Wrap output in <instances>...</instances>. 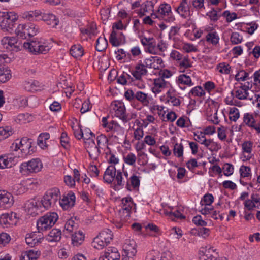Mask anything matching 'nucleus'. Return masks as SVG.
<instances>
[{
  "instance_id": "22",
  "label": "nucleus",
  "mask_w": 260,
  "mask_h": 260,
  "mask_svg": "<svg viewBox=\"0 0 260 260\" xmlns=\"http://www.w3.org/2000/svg\"><path fill=\"white\" fill-rule=\"evenodd\" d=\"M104 255L112 260H120V255L117 249L115 247L109 248Z\"/></svg>"
},
{
  "instance_id": "64",
  "label": "nucleus",
  "mask_w": 260,
  "mask_h": 260,
  "mask_svg": "<svg viewBox=\"0 0 260 260\" xmlns=\"http://www.w3.org/2000/svg\"><path fill=\"white\" fill-rule=\"evenodd\" d=\"M11 128L6 126L5 128H0V135L3 136L5 138H8L12 133Z\"/></svg>"
},
{
  "instance_id": "13",
  "label": "nucleus",
  "mask_w": 260,
  "mask_h": 260,
  "mask_svg": "<svg viewBox=\"0 0 260 260\" xmlns=\"http://www.w3.org/2000/svg\"><path fill=\"white\" fill-rule=\"evenodd\" d=\"M42 20L46 22L47 25H50L52 28L55 27L59 23V20L56 18V16L50 13L43 14Z\"/></svg>"
},
{
  "instance_id": "58",
  "label": "nucleus",
  "mask_w": 260,
  "mask_h": 260,
  "mask_svg": "<svg viewBox=\"0 0 260 260\" xmlns=\"http://www.w3.org/2000/svg\"><path fill=\"white\" fill-rule=\"evenodd\" d=\"M253 120H255L253 116L249 113H246L244 115L243 122L248 126L251 127L253 123Z\"/></svg>"
},
{
  "instance_id": "8",
  "label": "nucleus",
  "mask_w": 260,
  "mask_h": 260,
  "mask_svg": "<svg viewBox=\"0 0 260 260\" xmlns=\"http://www.w3.org/2000/svg\"><path fill=\"white\" fill-rule=\"evenodd\" d=\"M112 105L114 106L113 109L115 111V116L123 122L127 113L124 103L121 101H115Z\"/></svg>"
},
{
  "instance_id": "25",
  "label": "nucleus",
  "mask_w": 260,
  "mask_h": 260,
  "mask_svg": "<svg viewBox=\"0 0 260 260\" xmlns=\"http://www.w3.org/2000/svg\"><path fill=\"white\" fill-rule=\"evenodd\" d=\"M70 54L75 58L80 57L83 55V49L80 45H74L70 50Z\"/></svg>"
},
{
  "instance_id": "56",
  "label": "nucleus",
  "mask_w": 260,
  "mask_h": 260,
  "mask_svg": "<svg viewBox=\"0 0 260 260\" xmlns=\"http://www.w3.org/2000/svg\"><path fill=\"white\" fill-rule=\"evenodd\" d=\"M142 64L144 65V67L146 69H147V68H154V69H157L159 68L158 66L155 67V65H153L152 57H151L150 58H149L145 59L144 60V62H142Z\"/></svg>"
},
{
  "instance_id": "10",
  "label": "nucleus",
  "mask_w": 260,
  "mask_h": 260,
  "mask_svg": "<svg viewBox=\"0 0 260 260\" xmlns=\"http://www.w3.org/2000/svg\"><path fill=\"white\" fill-rule=\"evenodd\" d=\"M135 69L134 71L131 72V73L136 80H140L143 76L147 74V70L144 67V65L142 64V62L141 60L135 66Z\"/></svg>"
},
{
  "instance_id": "63",
  "label": "nucleus",
  "mask_w": 260,
  "mask_h": 260,
  "mask_svg": "<svg viewBox=\"0 0 260 260\" xmlns=\"http://www.w3.org/2000/svg\"><path fill=\"white\" fill-rule=\"evenodd\" d=\"M198 166L197 160L191 158L186 162V167L190 170L192 171L194 169Z\"/></svg>"
},
{
  "instance_id": "23",
  "label": "nucleus",
  "mask_w": 260,
  "mask_h": 260,
  "mask_svg": "<svg viewBox=\"0 0 260 260\" xmlns=\"http://www.w3.org/2000/svg\"><path fill=\"white\" fill-rule=\"evenodd\" d=\"M131 184L128 181H127L126 184V188L129 190L132 191V186L134 188L138 187L140 185V179L139 177L135 175H133L129 178Z\"/></svg>"
},
{
  "instance_id": "50",
  "label": "nucleus",
  "mask_w": 260,
  "mask_h": 260,
  "mask_svg": "<svg viewBox=\"0 0 260 260\" xmlns=\"http://www.w3.org/2000/svg\"><path fill=\"white\" fill-rule=\"evenodd\" d=\"M242 40V37H240L239 34L237 32L232 33L231 36V41L233 44H238L240 43Z\"/></svg>"
},
{
  "instance_id": "3",
  "label": "nucleus",
  "mask_w": 260,
  "mask_h": 260,
  "mask_svg": "<svg viewBox=\"0 0 260 260\" xmlns=\"http://www.w3.org/2000/svg\"><path fill=\"white\" fill-rule=\"evenodd\" d=\"M58 218L55 212H50L40 217L37 221V227L39 232L46 231L53 226Z\"/></svg>"
},
{
  "instance_id": "9",
  "label": "nucleus",
  "mask_w": 260,
  "mask_h": 260,
  "mask_svg": "<svg viewBox=\"0 0 260 260\" xmlns=\"http://www.w3.org/2000/svg\"><path fill=\"white\" fill-rule=\"evenodd\" d=\"M171 14V7L167 4H161L156 13H152L151 16L153 18L162 19L165 16H169Z\"/></svg>"
},
{
  "instance_id": "61",
  "label": "nucleus",
  "mask_w": 260,
  "mask_h": 260,
  "mask_svg": "<svg viewBox=\"0 0 260 260\" xmlns=\"http://www.w3.org/2000/svg\"><path fill=\"white\" fill-rule=\"evenodd\" d=\"M91 108V105H90V102L89 100L85 101L82 105V107L80 109V112L81 113H84L90 110Z\"/></svg>"
},
{
  "instance_id": "45",
  "label": "nucleus",
  "mask_w": 260,
  "mask_h": 260,
  "mask_svg": "<svg viewBox=\"0 0 260 260\" xmlns=\"http://www.w3.org/2000/svg\"><path fill=\"white\" fill-rule=\"evenodd\" d=\"M222 16L226 18V21L228 22H231L237 18V15L236 13H231L228 10L225 11L222 13Z\"/></svg>"
},
{
  "instance_id": "1",
  "label": "nucleus",
  "mask_w": 260,
  "mask_h": 260,
  "mask_svg": "<svg viewBox=\"0 0 260 260\" xmlns=\"http://www.w3.org/2000/svg\"><path fill=\"white\" fill-rule=\"evenodd\" d=\"M61 197L60 190L58 188H52L48 190L41 201L42 206L48 209L54 206Z\"/></svg>"
},
{
  "instance_id": "55",
  "label": "nucleus",
  "mask_w": 260,
  "mask_h": 260,
  "mask_svg": "<svg viewBox=\"0 0 260 260\" xmlns=\"http://www.w3.org/2000/svg\"><path fill=\"white\" fill-rule=\"evenodd\" d=\"M217 68L219 69V71L221 73L228 74L230 72L231 67L229 64H225L224 63H220Z\"/></svg>"
},
{
  "instance_id": "41",
  "label": "nucleus",
  "mask_w": 260,
  "mask_h": 260,
  "mask_svg": "<svg viewBox=\"0 0 260 260\" xmlns=\"http://www.w3.org/2000/svg\"><path fill=\"white\" fill-rule=\"evenodd\" d=\"M98 147L99 148L105 146L108 142V139L105 135L101 134L96 137Z\"/></svg>"
},
{
  "instance_id": "57",
  "label": "nucleus",
  "mask_w": 260,
  "mask_h": 260,
  "mask_svg": "<svg viewBox=\"0 0 260 260\" xmlns=\"http://www.w3.org/2000/svg\"><path fill=\"white\" fill-rule=\"evenodd\" d=\"M207 15L209 17L212 21L214 22L217 21L221 16V15L218 14L217 12L214 9H213L212 10L207 13Z\"/></svg>"
},
{
  "instance_id": "53",
  "label": "nucleus",
  "mask_w": 260,
  "mask_h": 260,
  "mask_svg": "<svg viewBox=\"0 0 260 260\" xmlns=\"http://www.w3.org/2000/svg\"><path fill=\"white\" fill-rule=\"evenodd\" d=\"M192 222L197 225L200 226H205L207 225V223L202 219L201 215H197L192 219Z\"/></svg>"
},
{
  "instance_id": "31",
  "label": "nucleus",
  "mask_w": 260,
  "mask_h": 260,
  "mask_svg": "<svg viewBox=\"0 0 260 260\" xmlns=\"http://www.w3.org/2000/svg\"><path fill=\"white\" fill-rule=\"evenodd\" d=\"M102 239H104L108 244L113 239V235L112 232L108 229L102 230L98 235Z\"/></svg>"
},
{
  "instance_id": "20",
  "label": "nucleus",
  "mask_w": 260,
  "mask_h": 260,
  "mask_svg": "<svg viewBox=\"0 0 260 260\" xmlns=\"http://www.w3.org/2000/svg\"><path fill=\"white\" fill-rule=\"evenodd\" d=\"M84 235L82 231L75 232L72 236V243L74 246H78L84 241Z\"/></svg>"
},
{
  "instance_id": "11",
  "label": "nucleus",
  "mask_w": 260,
  "mask_h": 260,
  "mask_svg": "<svg viewBox=\"0 0 260 260\" xmlns=\"http://www.w3.org/2000/svg\"><path fill=\"white\" fill-rule=\"evenodd\" d=\"M133 199L130 197H127L122 199V208L121 210H120V212H121L122 211L123 213L125 214L126 217H129L132 207V205L133 204Z\"/></svg>"
},
{
  "instance_id": "5",
  "label": "nucleus",
  "mask_w": 260,
  "mask_h": 260,
  "mask_svg": "<svg viewBox=\"0 0 260 260\" xmlns=\"http://www.w3.org/2000/svg\"><path fill=\"white\" fill-rule=\"evenodd\" d=\"M42 168L41 161L39 158H35L27 162H22L20 167V171L26 173H37Z\"/></svg>"
},
{
  "instance_id": "47",
  "label": "nucleus",
  "mask_w": 260,
  "mask_h": 260,
  "mask_svg": "<svg viewBox=\"0 0 260 260\" xmlns=\"http://www.w3.org/2000/svg\"><path fill=\"white\" fill-rule=\"evenodd\" d=\"M77 224L75 223L74 220L72 218L69 219L64 225V228L67 231L73 232L74 229H76Z\"/></svg>"
},
{
  "instance_id": "38",
  "label": "nucleus",
  "mask_w": 260,
  "mask_h": 260,
  "mask_svg": "<svg viewBox=\"0 0 260 260\" xmlns=\"http://www.w3.org/2000/svg\"><path fill=\"white\" fill-rule=\"evenodd\" d=\"M160 253L156 250H152L147 254L145 260H160Z\"/></svg>"
},
{
  "instance_id": "30",
  "label": "nucleus",
  "mask_w": 260,
  "mask_h": 260,
  "mask_svg": "<svg viewBox=\"0 0 260 260\" xmlns=\"http://www.w3.org/2000/svg\"><path fill=\"white\" fill-rule=\"evenodd\" d=\"M92 244L95 248L97 249H102L105 246H107L108 243L104 239H102L98 235L94 238L93 241L92 242Z\"/></svg>"
},
{
  "instance_id": "29",
  "label": "nucleus",
  "mask_w": 260,
  "mask_h": 260,
  "mask_svg": "<svg viewBox=\"0 0 260 260\" xmlns=\"http://www.w3.org/2000/svg\"><path fill=\"white\" fill-rule=\"evenodd\" d=\"M206 41L212 44L213 45H216L219 43V37L216 31L208 33L206 36Z\"/></svg>"
},
{
  "instance_id": "2",
  "label": "nucleus",
  "mask_w": 260,
  "mask_h": 260,
  "mask_svg": "<svg viewBox=\"0 0 260 260\" xmlns=\"http://www.w3.org/2000/svg\"><path fill=\"white\" fill-rule=\"evenodd\" d=\"M0 19V27L4 31L11 32L16 25L18 20V16L13 12H4Z\"/></svg>"
},
{
  "instance_id": "6",
  "label": "nucleus",
  "mask_w": 260,
  "mask_h": 260,
  "mask_svg": "<svg viewBox=\"0 0 260 260\" xmlns=\"http://www.w3.org/2000/svg\"><path fill=\"white\" fill-rule=\"evenodd\" d=\"M75 199L76 197L74 193L72 191H70L67 194V196H63L62 199H60L58 202L64 210H68L74 206L75 202Z\"/></svg>"
},
{
  "instance_id": "49",
  "label": "nucleus",
  "mask_w": 260,
  "mask_h": 260,
  "mask_svg": "<svg viewBox=\"0 0 260 260\" xmlns=\"http://www.w3.org/2000/svg\"><path fill=\"white\" fill-rule=\"evenodd\" d=\"M109 42L113 46H118L120 43L117 38V34L115 30H112Z\"/></svg>"
},
{
  "instance_id": "40",
  "label": "nucleus",
  "mask_w": 260,
  "mask_h": 260,
  "mask_svg": "<svg viewBox=\"0 0 260 260\" xmlns=\"http://www.w3.org/2000/svg\"><path fill=\"white\" fill-rule=\"evenodd\" d=\"M100 148L98 147L92 148L87 149V152L88 153L90 157L94 160H96L100 153Z\"/></svg>"
},
{
  "instance_id": "19",
  "label": "nucleus",
  "mask_w": 260,
  "mask_h": 260,
  "mask_svg": "<svg viewBox=\"0 0 260 260\" xmlns=\"http://www.w3.org/2000/svg\"><path fill=\"white\" fill-rule=\"evenodd\" d=\"M16 213L11 212L10 214L4 213L0 216V225L4 226L5 225L7 227L8 225H10V221H12L13 218L16 217Z\"/></svg>"
},
{
  "instance_id": "32",
  "label": "nucleus",
  "mask_w": 260,
  "mask_h": 260,
  "mask_svg": "<svg viewBox=\"0 0 260 260\" xmlns=\"http://www.w3.org/2000/svg\"><path fill=\"white\" fill-rule=\"evenodd\" d=\"M11 77L10 71H8L0 65V83H5L8 81Z\"/></svg>"
},
{
  "instance_id": "43",
  "label": "nucleus",
  "mask_w": 260,
  "mask_h": 260,
  "mask_svg": "<svg viewBox=\"0 0 260 260\" xmlns=\"http://www.w3.org/2000/svg\"><path fill=\"white\" fill-rule=\"evenodd\" d=\"M60 144L61 146L65 149H68L69 145V138L68 137L66 132H62L61 134L60 137Z\"/></svg>"
},
{
  "instance_id": "46",
  "label": "nucleus",
  "mask_w": 260,
  "mask_h": 260,
  "mask_svg": "<svg viewBox=\"0 0 260 260\" xmlns=\"http://www.w3.org/2000/svg\"><path fill=\"white\" fill-rule=\"evenodd\" d=\"M195 96L201 97L205 94V92L201 86H196L192 88L189 92Z\"/></svg>"
},
{
  "instance_id": "4",
  "label": "nucleus",
  "mask_w": 260,
  "mask_h": 260,
  "mask_svg": "<svg viewBox=\"0 0 260 260\" xmlns=\"http://www.w3.org/2000/svg\"><path fill=\"white\" fill-rule=\"evenodd\" d=\"M23 46L25 49H28L30 52L35 55L46 54L50 49V47L45 43L33 40H31L30 42H24Z\"/></svg>"
},
{
  "instance_id": "14",
  "label": "nucleus",
  "mask_w": 260,
  "mask_h": 260,
  "mask_svg": "<svg viewBox=\"0 0 260 260\" xmlns=\"http://www.w3.org/2000/svg\"><path fill=\"white\" fill-rule=\"evenodd\" d=\"M189 9L187 0H182L176 11L182 17L186 18L187 16L190 15Z\"/></svg>"
},
{
  "instance_id": "16",
  "label": "nucleus",
  "mask_w": 260,
  "mask_h": 260,
  "mask_svg": "<svg viewBox=\"0 0 260 260\" xmlns=\"http://www.w3.org/2000/svg\"><path fill=\"white\" fill-rule=\"evenodd\" d=\"M28 23L19 24L15 29V34L20 38L26 39L28 36Z\"/></svg>"
},
{
  "instance_id": "62",
  "label": "nucleus",
  "mask_w": 260,
  "mask_h": 260,
  "mask_svg": "<svg viewBox=\"0 0 260 260\" xmlns=\"http://www.w3.org/2000/svg\"><path fill=\"white\" fill-rule=\"evenodd\" d=\"M165 214L168 215L170 217H174L176 218L184 219L185 217L180 213L178 210H176L175 212H166Z\"/></svg>"
},
{
  "instance_id": "60",
  "label": "nucleus",
  "mask_w": 260,
  "mask_h": 260,
  "mask_svg": "<svg viewBox=\"0 0 260 260\" xmlns=\"http://www.w3.org/2000/svg\"><path fill=\"white\" fill-rule=\"evenodd\" d=\"M10 236L9 234L5 233L0 234V244L5 245L10 242Z\"/></svg>"
},
{
  "instance_id": "21",
  "label": "nucleus",
  "mask_w": 260,
  "mask_h": 260,
  "mask_svg": "<svg viewBox=\"0 0 260 260\" xmlns=\"http://www.w3.org/2000/svg\"><path fill=\"white\" fill-rule=\"evenodd\" d=\"M136 247L137 245L133 240L129 241L128 243H125L124 250L127 255H129L130 256H134L137 252Z\"/></svg>"
},
{
  "instance_id": "48",
  "label": "nucleus",
  "mask_w": 260,
  "mask_h": 260,
  "mask_svg": "<svg viewBox=\"0 0 260 260\" xmlns=\"http://www.w3.org/2000/svg\"><path fill=\"white\" fill-rule=\"evenodd\" d=\"M136 157L132 153H128L126 156L124 157V162L129 165L133 166L135 164Z\"/></svg>"
},
{
  "instance_id": "12",
  "label": "nucleus",
  "mask_w": 260,
  "mask_h": 260,
  "mask_svg": "<svg viewBox=\"0 0 260 260\" xmlns=\"http://www.w3.org/2000/svg\"><path fill=\"white\" fill-rule=\"evenodd\" d=\"M116 170L114 166L111 165L106 169L103 176L105 182L111 183L116 175Z\"/></svg>"
},
{
  "instance_id": "18",
  "label": "nucleus",
  "mask_w": 260,
  "mask_h": 260,
  "mask_svg": "<svg viewBox=\"0 0 260 260\" xmlns=\"http://www.w3.org/2000/svg\"><path fill=\"white\" fill-rule=\"evenodd\" d=\"M166 82L162 78H157L154 80V86L152 88V92L155 93H159L161 89L166 87Z\"/></svg>"
},
{
  "instance_id": "44",
  "label": "nucleus",
  "mask_w": 260,
  "mask_h": 260,
  "mask_svg": "<svg viewBox=\"0 0 260 260\" xmlns=\"http://www.w3.org/2000/svg\"><path fill=\"white\" fill-rule=\"evenodd\" d=\"M96 30V25L92 23L90 24L87 28H81L80 31L83 34H86L88 35H93Z\"/></svg>"
},
{
  "instance_id": "52",
  "label": "nucleus",
  "mask_w": 260,
  "mask_h": 260,
  "mask_svg": "<svg viewBox=\"0 0 260 260\" xmlns=\"http://www.w3.org/2000/svg\"><path fill=\"white\" fill-rule=\"evenodd\" d=\"M251 168L249 167L242 166L240 169L241 177H247L250 175Z\"/></svg>"
},
{
  "instance_id": "17",
  "label": "nucleus",
  "mask_w": 260,
  "mask_h": 260,
  "mask_svg": "<svg viewBox=\"0 0 260 260\" xmlns=\"http://www.w3.org/2000/svg\"><path fill=\"white\" fill-rule=\"evenodd\" d=\"M41 240V238L37 239L36 232L27 234L25 237L26 243L31 247L40 243Z\"/></svg>"
},
{
  "instance_id": "27",
  "label": "nucleus",
  "mask_w": 260,
  "mask_h": 260,
  "mask_svg": "<svg viewBox=\"0 0 260 260\" xmlns=\"http://www.w3.org/2000/svg\"><path fill=\"white\" fill-rule=\"evenodd\" d=\"M108 46V42L105 38L100 37L96 40V50L102 52L106 50Z\"/></svg>"
},
{
  "instance_id": "54",
  "label": "nucleus",
  "mask_w": 260,
  "mask_h": 260,
  "mask_svg": "<svg viewBox=\"0 0 260 260\" xmlns=\"http://www.w3.org/2000/svg\"><path fill=\"white\" fill-rule=\"evenodd\" d=\"M28 37H32L37 34L38 28L36 25L32 23H28Z\"/></svg>"
},
{
  "instance_id": "36",
  "label": "nucleus",
  "mask_w": 260,
  "mask_h": 260,
  "mask_svg": "<svg viewBox=\"0 0 260 260\" xmlns=\"http://www.w3.org/2000/svg\"><path fill=\"white\" fill-rule=\"evenodd\" d=\"M178 81L180 84H183L188 86L193 85L190 77L185 74H181L179 75Z\"/></svg>"
},
{
  "instance_id": "33",
  "label": "nucleus",
  "mask_w": 260,
  "mask_h": 260,
  "mask_svg": "<svg viewBox=\"0 0 260 260\" xmlns=\"http://www.w3.org/2000/svg\"><path fill=\"white\" fill-rule=\"evenodd\" d=\"M39 82L37 81H33L31 82L25 81L23 83L24 89L29 92H33L37 91V88L38 87Z\"/></svg>"
},
{
  "instance_id": "59",
  "label": "nucleus",
  "mask_w": 260,
  "mask_h": 260,
  "mask_svg": "<svg viewBox=\"0 0 260 260\" xmlns=\"http://www.w3.org/2000/svg\"><path fill=\"white\" fill-rule=\"evenodd\" d=\"M253 143L251 141H246L242 144V149L245 152L250 153L252 151Z\"/></svg>"
},
{
  "instance_id": "26",
  "label": "nucleus",
  "mask_w": 260,
  "mask_h": 260,
  "mask_svg": "<svg viewBox=\"0 0 260 260\" xmlns=\"http://www.w3.org/2000/svg\"><path fill=\"white\" fill-rule=\"evenodd\" d=\"M191 233L194 235L202 236L204 238H206L209 236L210 233V230L208 228L202 226L197 229L195 228L192 229L191 231Z\"/></svg>"
},
{
  "instance_id": "7",
  "label": "nucleus",
  "mask_w": 260,
  "mask_h": 260,
  "mask_svg": "<svg viewBox=\"0 0 260 260\" xmlns=\"http://www.w3.org/2000/svg\"><path fill=\"white\" fill-rule=\"evenodd\" d=\"M14 203L12 194L5 190H0V207L3 208L11 207Z\"/></svg>"
},
{
  "instance_id": "51",
  "label": "nucleus",
  "mask_w": 260,
  "mask_h": 260,
  "mask_svg": "<svg viewBox=\"0 0 260 260\" xmlns=\"http://www.w3.org/2000/svg\"><path fill=\"white\" fill-rule=\"evenodd\" d=\"M222 169L224 172V175L226 176H230L233 173L234 167L233 166L230 164H225Z\"/></svg>"
},
{
  "instance_id": "42",
  "label": "nucleus",
  "mask_w": 260,
  "mask_h": 260,
  "mask_svg": "<svg viewBox=\"0 0 260 260\" xmlns=\"http://www.w3.org/2000/svg\"><path fill=\"white\" fill-rule=\"evenodd\" d=\"M229 115L230 119L232 121L236 122L240 116L239 110L235 107L231 108L229 112Z\"/></svg>"
},
{
  "instance_id": "37",
  "label": "nucleus",
  "mask_w": 260,
  "mask_h": 260,
  "mask_svg": "<svg viewBox=\"0 0 260 260\" xmlns=\"http://www.w3.org/2000/svg\"><path fill=\"white\" fill-rule=\"evenodd\" d=\"M147 94L144 92L139 91H137L135 94V99L138 101L141 102L142 103L146 105L149 103V101L147 99Z\"/></svg>"
},
{
  "instance_id": "34",
  "label": "nucleus",
  "mask_w": 260,
  "mask_h": 260,
  "mask_svg": "<svg viewBox=\"0 0 260 260\" xmlns=\"http://www.w3.org/2000/svg\"><path fill=\"white\" fill-rule=\"evenodd\" d=\"M251 78L252 77H249V73L243 70L239 71L235 77V80L237 81H244Z\"/></svg>"
},
{
  "instance_id": "24",
  "label": "nucleus",
  "mask_w": 260,
  "mask_h": 260,
  "mask_svg": "<svg viewBox=\"0 0 260 260\" xmlns=\"http://www.w3.org/2000/svg\"><path fill=\"white\" fill-rule=\"evenodd\" d=\"M41 205H42L41 201H36L35 200L32 199L26 203L25 208L26 209H27L28 211L32 210L31 213H32L36 211L39 207H41Z\"/></svg>"
},
{
  "instance_id": "39",
  "label": "nucleus",
  "mask_w": 260,
  "mask_h": 260,
  "mask_svg": "<svg viewBox=\"0 0 260 260\" xmlns=\"http://www.w3.org/2000/svg\"><path fill=\"white\" fill-rule=\"evenodd\" d=\"M214 201V197L212 194L207 193L204 196L201 203L203 206H210Z\"/></svg>"
},
{
  "instance_id": "35",
  "label": "nucleus",
  "mask_w": 260,
  "mask_h": 260,
  "mask_svg": "<svg viewBox=\"0 0 260 260\" xmlns=\"http://www.w3.org/2000/svg\"><path fill=\"white\" fill-rule=\"evenodd\" d=\"M184 147L181 143H175L173 148L174 154L179 158L183 156Z\"/></svg>"
},
{
  "instance_id": "28",
  "label": "nucleus",
  "mask_w": 260,
  "mask_h": 260,
  "mask_svg": "<svg viewBox=\"0 0 260 260\" xmlns=\"http://www.w3.org/2000/svg\"><path fill=\"white\" fill-rule=\"evenodd\" d=\"M50 138V135L48 133H43L40 134L38 138L37 143L43 149L47 147L46 141Z\"/></svg>"
},
{
  "instance_id": "15",
  "label": "nucleus",
  "mask_w": 260,
  "mask_h": 260,
  "mask_svg": "<svg viewBox=\"0 0 260 260\" xmlns=\"http://www.w3.org/2000/svg\"><path fill=\"white\" fill-rule=\"evenodd\" d=\"M61 238V232L59 229H53L47 236L46 240L49 242H58Z\"/></svg>"
}]
</instances>
